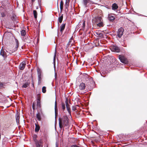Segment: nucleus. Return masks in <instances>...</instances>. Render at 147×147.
<instances>
[{
	"label": "nucleus",
	"mask_w": 147,
	"mask_h": 147,
	"mask_svg": "<svg viewBox=\"0 0 147 147\" xmlns=\"http://www.w3.org/2000/svg\"><path fill=\"white\" fill-rule=\"evenodd\" d=\"M70 147H80L76 145H73L70 146Z\"/></svg>",
	"instance_id": "obj_35"
},
{
	"label": "nucleus",
	"mask_w": 147,
	"mask_h": 147,
	"mask_svg": "<svg viewBox=\"0 0 147 147\" xmlns=\"http://www.w3.org/2000/svg\"><path fill=\"white\" fill-rule=\"evenodd\" d=\"M95 34L96 35H97L98 37H99L100 38H103V34L100 31H96L95 32Z\"/></svg>",
	"instance_id": "obj_10"
},
{
	"label": "nucleus",
	"mask_w": 147,
	"mask_h": 147,
	"mask_svg": "<svg viewBox=\"0 0 147 147\" xmlns=\"http://www.w3.org/2000/svg\"><path fill=\"white\" fill-rule=\"evenodd\" d=\"M0 8H2V7H0Z\"/></svg>",
	"instance_id": "obj_47"
},
{
	"label": "nucleus",
	"mask_w": 147,
	"mask_h": 147,
	"mask_svg": "<svg viewBox=\"0 0 147 147\" xmlns=\"http://www.w3.org/2000/svg\"><path fill=\"white\" fill-rule=\"evenodd\" d=\"M113 15H115L114 14H109L108 15L109 19L111 22H113L115 19V17L113 16Z\"/></svg>",
	"instance_id": "obj_8"
},
{
	"label": "nucleus",
	"mask_w": 147,
	"mask_h": 147,
	"mask_svg": "<svg viewBox=\"0 0 147 147\" xmlns=\"http://www.w3.org/2000/svg\"><path fill=\"white\" fill-rule=\"evenodd\" d=\"M26 65V62L25 61H23L20 65L19 68L20 70H23L25 68Z\"/></svg>",
	"instance_id": "obj_7"
},
{
	"label": "nucleus",
	"mask_w": 147,
	"mask_h": 147,
	"mask_svg": "<svg viewBox=\"0 0 147 147\" xmlns=\"http://www.w3.org/2000/svg\"><path fill=\"white\" fill-rule=\"evenodd\" d=\"M94 42L95 43V46L97 47L99 45L98 40H95L94 41Z\"/></svg>",
	"instance_id": "obj_28"
},
{
	"label": "nucleus",
	"mask_w": 147,
	"mask_h": 147,
	"mask_svg": "<svg viewBox=\"0 0 147 147\" xmlns=\"http://www.w3.org/2000/svg\"><path fill=\"white\" fill-rule=\"evenodd\" d=\"M33 14L34 16V17L35 19H36L37 17V13L36 10L33 11Z\"/></svg>",
	"instance_id": "obj_26"
},
{
	"label": "nucleus",
	"mask_w": 147,
	"mask_h": 147,
	"mask_svg": "<svg viewBox=\"0 0 147 147\" xmlns=\"http://www.w3.org/2000/svg\"><path fill=\"white\" fill-rule=\"evenodd\" d=\"M38 1L39 4V3H40L39 2H40V1H41V0H38Z\"/></svg>",
	"instance_id": "obj_46"
},
{
	"label": "nucleus",
	"mask_w": 147,
	"mask_h": 147,
	"mask_svg": "<svg viewBox=\"0 0 147 147\" xmlns=\"http://www.w3.org/2000/svg\"><path fill=\"white\" fill-rule=\"evenodd\" d=\"M66 23L62 24L60 26V31L62 32L64 30L65 26Z\"/></svg>",
	"instance_id": "obj_15"
},
{
	"label": "nucleus",
	"mask_w": 147,
	"mask_h": 147,
	"mask_svg": "<svg viewBox=\"0 0 147 147\" xmlns=\"http://www.w3.org/2000/svg\"><path fill=\"white\" fill-rule=\"evenodd\" d=\"M65 103L66 104V107L67 111H68V112L69 113V114L71 115V111H70V105L68 103V100L67 99H66V100L65 101Z\"/></svg>",
	"instance_id": "obj_4"
},
{
	"label": "nucleus",
	"mask_w": 147,
	"mask_h": 147,
	"mask_svg": "<svg viewBox=\"0 0 147 147\" xmlns=\"http://www.w3.org/2000/svg\"><path fill=\"white\" fill-rule=\"evenodd\" d=\"M5 53H4V51L3 50H1L0 53L1 55L3 56V57H4L5 55Z\"/></svg>",
	"instance_id": "obj_31"
},
{
	"label": "nucleus",
	"mask_w": 147,
	"mask_h": 147,
	"mask_svg": "<svg viewBox=\"0 0 147 147\" xmlns=\"http://www.w3.org/2000/svg\"><path fill=\"white\" fill-rule=\"evenodd\" d=\"M46 87L45 86H43L42 87V91L43 93H45L46 92Z\"/></svg>",
	"instance_id": "obj_30"
},
{
	"label": "nucleus",
	"mask_w": 147,
	"mask_h": 147,
	"mask_svg": "<svg viewBox=\"0 0 147 147\" xmlns=\"http://www.w3.org/2000/svg\"><path fill=\"white\" fill-rule=\"evenodd\" d=\"M97 24V26L99 27H103L104 26L103 23V22H102V21L98 23Z\"/></svg>",
	"instance_id": "obj_24"
},
{
	"label": "nucleus",
	"mask_w": 147,
	"mask_h": 147,
	"mask_svg": "<svg viewBox=\"0 0 147 147\" xmlns=\"http://www.w3.org/2000/svg\"><path fill=\"white\" fill-rule=\"evenodd\" d=\"M36 147H41L42 146V142L41 140L35 141Z\"/></svg>",
	"instance_id": "obj_11"
},
{
	"label": "nucleus",
	"mask_w": 147,
	"mask_h": 147,
	"mask_svg": "<svg viewBox=\"0 0 147 147\" xmlns=\"http://www.w3.org/2000/svg\"><path fill=\"white\" fill-rule=\"evenodd\" d=\"M2 17H3L5 16V14L4 13H2L1 14Z\"/></svg>",
	"instance_id": "obj_42"
},
{
	"label": "nucleus",
	"mask_w": 147,
	"mask_h": 147,
	"mask_svg": "<svg viewBox=\"0 0 147 147\" xmlns=\"http://www.w3.org/2000/svg\"><path fill=\"white\" fill-rule=\"evenodd\" d=\"M124 30L123 28L121 27L119 28L117 32V36L119 38H121L123 34Z\"/></svg>",
	"instance_id": "obj_3"
},
{
	"label": "nucleus",
	"mask_w": 147,
	"mask_h": 147,
	"mask_svg": "<svg viewBox=\"0 0 147 147\" xmlns=\"http://www.w3.org/2000/svg\"><path fill=\"white\" fill-rule=\"evenodd\" d=\"M63 14H62L61 16L58 18V21L60 23H61L63 21Z\"/></svg>",
	"instance_id": "obj_19"
},
{
	"label": "nucleus",
	"mask_w": 147,
	"mask_h": 147,
	"mask_svg": "<svg viewBox=\"0 0 147 147\" xmlns=\"http://www.w3.org/2000/svg\"><path fill=\"white\" fill-rule=\"evenodd\" d=\"M55 57H56V54H55V55H54V58H53V62L54 63H55V60H56Z\"/></svg>",
	"instance_id": "obj_36"
},
{
	"label": "nucleus",
	"mask_w": 147,
	"mask_h": 147,
	"mask_svg": "<svg viewBox=\"0 0 147 147\" xmlns=\"http://www.w3.org/2000/svg\"><path fill=\"white\" fill-rule=\"evenodd\" d=\"M65 7L66 9H67L69 5H68V3H67V0H66V1L65 3Z\"/></svg>",
	"instance_id": "obj_33"
},
{
	"label": "nucleus",
	"mask_w": 147,
	"mask_h": 147,
	"mask_svg": "<svg viewBox=\"0 0 147 147\" xmlns=\"http://www.w3.org/2000/svg\"><path fill=\"white\" fill-rule=\"evenodd\" d=\"M35 0H31V2L33 3L35 1Z\"/></svg>",
	"instance_id": "obj_44"
},
{
	"label": "nucleus",
	"mask_w": 147,
	"mask_h": 147,
	"mask_svg": "<svg viewBox=\"0 0 147 147\" xmlns=\"http://www.w3.org/2000/svg\"><path fill=\"white\" fill-rule=\"evenodd\" d=\"M112 51H113L119 52L120 51V49L119 48L116 46H113L111 47Z\"/></svg>",
	"instance_id": "obj_6"
},
{
	"label": "nucleus",
	"mask_w": 147,
	"mask_h": 147,
	"mask_svg": "<svg viewBox=\"0 0 147 147\" xmlns=\"http://www.w3.org/2000/svg\"><path fill=\"white\" fill-rule=\"evenodd\" d=\"M4 86V83L0 82V88H3Z\"/></svg>",
	"instance_id": "obj_34"
},
{
	"label": "nucleus",
	"mask_w": 147,
	"mask_h": 147,
	"mask_svg": "<svg viewBox=\"0 0 147 147\" xmlns=\"http://www.w3.org/2000/svg\"><path fill=\"white\" fill-rule=\"evenodd\" d=\"M30 41H31L30 40H29V39H26V42L27 43H30Z\"/></svg>",
	"instance_id": "obj_37"
},
{
	"label": "nucleus",
	"mask_w": 147,
	"mask_h": 147,
	"mask_svg": "<svg viewBox=\"0 0 147 147\" xmlns=\"http://www.w3.org/2000/svg\"><path fill=\"white\" fill-rule=\"evenodd\" d=\"M112 7L113 10H115L118 8V6L117 4L114 3L113 4Z\"/></svg>",
	"instance_id": "obj_16"
},
{
	"label": "nucleus",
	"mask_w": 147,
	"mask_h": 147,
	"mask_svg": "<svg viewBox=\"0 0 147 147\" xmlns=\"http://www.w3.org/2000/svg\"><path fill=\"white\" fill-rule=\"evenodd\" d=\"M82 26V28H84L85 26V21L84 20H83Z\"/></svg>",
	"instance_id": "obj_32"
},
{
	"label": "nucleus",
	"mask_w": 147,
	"mask_h": 147,
	"mask_svg": "<svg viewBox=\"0 0 147 147\" xmlns=\"http://www.w3.org/2000/svg\"><path fill=\"white\" fill-rule=\"evenodd\" d=\"M16 122L18 125L19 124L20 121V116L18 115H16Z\"/></svg>",
	"instance_id": "obj_20"
},
{
	"label": "nucleus",
	"mask_w": 147,
	"mask_h": 147,
	"mask_svg": "<svg viewBox=\"0 0 147 147\" xmlns=\"http://www.w3.org/2000/svg\"><path fill=\"white\" fill-rule=\"evenodd\" d=\"M21 34L22 36H24L26 34V32L24 30H22L21 32Z\"/></svg>",
	"instance_id": "obj_25"
},
{
	"label": "nucleus",
	"mask_w": 147,
	"mask_h": 147,
	"mask_svg": "<svg viewBox=\"0 0 147 147\" xmlns=\"http://www.w3.org/2000/svg\"><path fill=\"white\" fill-rule=\"evenodd\" d=\"M95 20L96 23H98L102 21V18L100 17H96Z\"/></svg>",
	"instance_id": "obj_12"
},
{
	"label": "nucleus",
	"mask_w": 147,
	"mask_h": 147,
	"mask_svg": "<svg viewBox=\"0 0 147 147\" xmlns=\"http://www.w3.org/2000/svg\"><path fill=\"white\" fill-rule=\"evenodd\" d=\"M85 84L84 83H81L80 84L79 87V89L80 90H83L85 89L86 88Z\"/></svg>",
	"instance_id": "obj_9"
},
{
	"label": "nucleus",
	"mask_w": 147,
	"mask_h": 147,
	"mask_svg": "<svg viewBox=\"0 0 147 147\" xmlns=\"http://www.w3.org/2000/svg\"><path fill=\"white\" fill-rule=\"evenodd\" d=\"M119 59L121 62L125 64L128 63V61L127 59L124 57H119Z\"/></svg>",
	"instance_id": "obj_5"
},
{
	"label": "nucleus",
	"mask_w": 147,
	"mask_h": 147,
	"mask_svg": "<svg viewBox=\"0 0 147 147\" xmlns=\"http://www.w3.org/2000/svg\"><path fill=\"white\" fill-rule=\"evenodd\" d=\"M76 109V108L74 107H72V110L74 111H75V110Z\"/></svg>",
	"instance_id": "obj_41"
},
{
	"label": "nucleus",
	"mask_w": 147,
	"mask_h": 147,
	"mask_svg": "<svg viewBox=\"0 0 147 147\" xmlns=\"http://www.w3.org/2000/svg\"><path fill=\"white\" fill-rule=\"evenodd\" d=\"M63 3L62 1H61L60 4V9L61 10V12L63 8Z\"/></svg>",
	"instance_id": "obj_21"
},
{
	"label": "nucleus",
	"mask_w": 147,
	"mask_h": 147,
	"mask_svg": "<svg viewBox=\"0 0 147 147\" xmlns=\"http://www.w3.org/2000/svg\"><path fill=\"white\" fill-rule=\"evenodd\" d=\"M101 75L102 76V74H101Z\"/></svg>",
	"instance_id": "obj_48"
},
{
	"label": "nucleus",
	"mask_w": 147,
	"mask_h": 147,
	"mask_svg": "<svg viewBox=\"0 0 147 147\" xmlns=\"http://www.w3.org/2000/svg\"><path fill=\"white\" fill-rule=\"evenodd\" d=\"M55 145V147H58V145L57 142L56 143Z\"/></svg>",
	"instance_id": "obj_43"
},
{
	"label": "nucleus",
	"mask_w": 147,
	"mask_h": 147,
	"mask_svg": "<svg viewBox=\"0 0 147 147\" xmlns=\"http://www.w3.org/2000/svg\"><path fill=\"white\" fill-rule=\"evenodd\" d=\"M16 45L15 46V48L13 49V51L15 52L17 50L18 48V40L17 39H16Z\"/></svg>",
	"instance_id": "obj_13"
},
{
	"label": "nucleus",
	"mask_w": 147,
	"mask_h": 147,
	"mask_svg": "<svg viewBox=\"0 0 147 147\" xmlns=\"http://www.w3.org/2000/svg\"><path fill=\"white\" fill-rule=\"evenodd\" d=\"M59 127L60 129H62L65 126H67L69 123V119L67 116H63L61 118L59 119Z\"/></svg>",
	"instance_id": "obj_1"
},
{
	"label": "nucleus",
	"mask_w": 147,
	"mask_h": 147,
	"mask_svg": "<svg viewBox=\"0 0 147 147\" xmlns=\"http://www.w3.org/2000/svg\"><path fill=\"white\" fill-rule=\"evenodd\" d=\"M36 135H34V137H33V138H34V140L35 141V140H36Z\"/></svg>",
	"instance_id": "obj_40"
},
{
	"label": "nucleus",
	"mask_w": 147,
	"mask_h": 147,
	"mask_svg": "<svg viewBox=\"0 0 147 147\" xmlns=\"http://www.w3.org/2000/svg\"><path fill=\"white\" fill-rule=\"evenodd\" d=\"M29 85V84L28 83L26 82L23 85L22 87L23 88H26Z\"/></svg>",
	"instance_id": "obj_27"
},
{
	"label": "nucleus",
	"mask_w": 147,
	"mask_h": 147,
	"mask_svg": "<svg viewBox=\"0 0 147 147\" xmlns=\"http://www.w3.org/2000/svg\"><path fill=\"white\" fill-rule=\"evenodd\" d=\"M83 1L85 7H86L87 3L89 2V0H83Z\"/></svg>",
	"instance_id": "obj_23"
},
{
	"label": "nucleus",
	"mask_w": 147,
	"mask_h": 147,
	"mask_svg": "<svg viewBox=\"0 0 147 147\" xmlns=\"http://www.w3.org/2000/svg\"><path fill=\"white\" fill-rule=\"evenodd\" d=\"M32 107L33 110L35 109V106H34V104L33 103L32 105Z\"/></svg>",
	"instance_id": "obj_38"
},
{
	"label": "nucleus",
	"mask_w": 147,
	"mask_h": 147,
	"mask_svg": "<svg viewBox=\"0 0 147 147\" xmlns=\"http://www.w3.org/2000/svg\"><path fill=\"white\" fill-rule=\"evenodd\" d=\"M55 116L56 115V114L57 115V103L55 101Z\"/></svg>",
	"instance_id": "obj_18"
},
{
	"label": "nucleus",
	"mask_w": 147,
	"mask_h": 147,
	"mask_svg": "<svg viewBox=\"0 0 147 147\" xmlns=\"http://www.w3.org/2000/svg\"><path fill=\"white\" fill-rule=\"evenodd\" d=\"M36 118L39 121H40L41 120V115L39 113H38L36 115Z\"/></svg>",
	"instance_id": "obj_22"
},
{
	"label": "nucleus",
	"mask_w": 147,
	"mask_h": 147,
	"mask_svg": "<svg viewBox=\"0 0 147 147\" xmlns=\"http://www.w3.org/2000/svg\"><path fill=\"white\" fill-rule=\"evenodd\" d=\"M57 76V74L55 72V79L56 80V78Z\"/></svg>",
	"instance_id": "obj_39"
},
{
	"label": "nucleus",
	"mask_w": 147,
	"mask_h": 147,
	"mask_svg": "<svg viewBox=\"0 0 147 147\" xmlns=\"http://www.w3.org/2000/svg\"><path fill=\"white\" fill-rule=\"evenodd\" d=\"M37 74L38 75V84L40 85L41 83V80H42L41 70L39 69H37Z\"/></svg>",
	"instance_id": "obj_2"
},
{
	"label": "nucleus",
	"mask_w": 147,
	"mask_h": 147,
	"mask_svg": "<svg viewBox=\"0 0 147 147\" xmlns=\"http://www.w3.org/2000/svg\"><path fill=\"white\" fill-rule=\"evenodd\" d=\"M37 42H38L39 41V39L38 38H37Z\"/></svg>",
	"instance_id": "obj_45"
},
{
	"label": "nucleus",
	"mask_w": 147,
	"mask_h": 147,
	"mask_svg": "<svg viewBox=\"0 0 147 147\" xmlns=\"http://www.w3.org/2000/svg\"><path fill=\"white\" fill-rule=\"evenodd\" d=\"M62 109L63 111H64L65 108V105L64 103L62 102L61 103Z\"/></svg>",
	"instance_id": "obj_29"
},
{
	"label": "nucleus",
	"mask_w": 147,
	"mask_h": 147,
	"mask_svg": "<svg viewBox=\"0 0 147 147\" xmlns=\"http://www.w3.org/2000/svg\"><path fill=\"white\" fill-rule=\"evenodd\" d=\"M37 106L38 107L40 108L41 107L40 99V98H38L37 100Z\"/></svg>",
	"instance_id": "obj_17"
},
{
	"label": "nucleus",
	"mask_w": 147,
	"mask_h": 147,
	"mask_svg": "<svg viewBox=\"0 0 147 147\" xmlns=\"http://www.w3.org/2000/svg\"><path fill=\"white\" fill-rule=\"evenodd\" d=\"M35 132H38L39 131L40 129V127L39 125H38L37 123L35 124Z\"/></svg>",
	"instance_id": "obj_14"
}]
</instances>
